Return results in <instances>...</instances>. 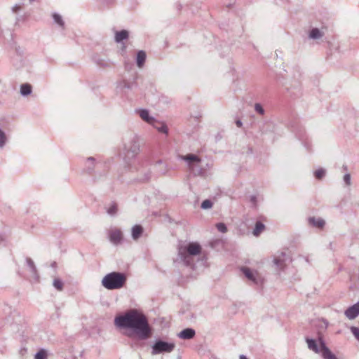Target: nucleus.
Returning <instances> with one entry per match:
<instances>
[{"label":"nucleus","mask_w":359,"mask_h":359,"mask_svg":"<svg viewBox=\"0 0 359 359\" xmlns=\"http://www.w3.org/2000/svg\"><path fill=\"white\" fill-rule=\"evenodd\" d=\"M114 324L119 328L132 330L126 334L132 339L130 346L133 348L142 347L143 344L140 341L147 339L151 334V328L147 317L136 309H130L116 316Z\"/></svg>","instance_id":"nucleus-1"},{"label":"nucleus","mask_w":359,"mask_h":359,"mask_svg":"<svg viewBox=\"0 0 359 359\" xmlns=\"http://www.w3.org/2000/svg\"><path fill=\"white\" fill-rule=\"evenodd\" d=\"M177 251V258L175 262L192 266L194 265L192 256L201 254V246L196 242H190L187 244L181 243L178 245Z\"/></svg>","instance_id":"nucleus-2"},{"label":"nucleus","mask_w":359,"mask_h":359,"mask_svg":"<svg viewBox=\"0 0 359 359\" xmlns=\"http://www.w3.org/2000/svg\"><path fill=\"white\" fill-rule=\"evenodd\" d=\"M308 348L316 353H320L323 359H338L330 349L326 346V344L322 337H318V341L306 338Z\"/></svg>","instance_id":"nucleus-3"},{"label":"nucleus","mask_w":359,"mask_h":359,"mask_svg":"<svg viewBox=\"0 0 359 359\" xmlns=\"http://www.w3.org/2000/svg\"><path fill=\"white\" fill-rule=\"evenodd\" d=\"M127 276L121 272H111L107 273L102 280V285L107 290H118L122 288L126 284Z\"/></svg>","instance_id":"nucleus-4"},{"label":"nucleus","mask_w":359,"mask_h":359,"mask_svg":"<svg viewBox=\"0 0 359 359\" xmlns=\"http://www.w3.org/2000/svg\"><path fill=\"white\" fill-rule=\"evenodd\" d=\"M123 151L124 158L128 161L135 159L140 152L139 140L137 135H131L123 140Z\"/></svg>","instance_id":"nucleus-5"},{"label":"nucleus","mask_w":359,"mask_h":359,"mask_svg":"<svg viewBox=\"0 0 359 359\" xmlns=\"http://www.w3.org/2000/svg\"><path fill=\"white\" fill-rule=\"evenodd\" d=\"M175 347L173 342H168L157 339L151 346V354L158 355L163 353H171Z\"/></svg>","instance_id":"nucleus-6"},{"label":"nucleus","mask_w":359,"mask_h":359,"mask_svg":"<svg viewBox=\"0 0 359 359\" xmlns=\"http://www.w3.org/2000/svg\"><path fill=\"white\" fill-rule=\"evenodd\" d=\"M142 163V161H139V168H135L137 172L135 180L139 182L144 183L149 182L151 179L152 175L150 169L146 167H143Z\"/></svg>","instance_id":"nucleus-7"},{"label":"nucleus","mask_w":359,"mask_h":359,"mask_svg":"<svg viewBox=\"0 0 359 359\" xmlns=\"http://www.w3.org/2000/svg\"><path fill=\"white\" fill-rule=\"evenodd\" d=\"M108 238L113 245H118L123 240V233L119 229H111L108 231Z\"/></svg>","instance_id":"nucleus-8"},{"label":"nucleus","mask_w":359,"mask_h":359,"mask_svg":"<svg viewBox=\"0 0 359 359\" xmlns=\"http://www.w3.org/2000/svg\"><path fill=\"white\" fill-rule=\"evenodd\" d=\"M91 175L93 174L95 176L100 175L102 173L105 172L106 165L104 163L97 161L95 158L91 157Z\"/></svg>","instance_id":"nucleus-9"},{"label":"nucleus","mask_w":359,"mask_h":359,"mask_svg":"<svg viewBox=\"0 0 359 359\" xmlns=\"http://www.w3.org/2000/svg\"><path fill=\"white\" fill-rule=\"evenodd\" d=\"M133 84L126 80H121L116 83V93L121 95V96H126L128 90H131Z\"/></svg>","instance_id":"nucleus-10"},{"label":"nucleus","mask_w":359,"mask_h":359,"mask_svg":"<svg viewBox=\"0 0 359 359\" xmlns=\"http://www.w3.org/2000/svg\"><path fill=\"white\" fill-rule=\"evenodd\" d=\"M182 159L187 162L189 168L193 171H194L195 163L201 162V158L198 156L192 154L182 156Z\"/></svg>","instance_id":"nucleus-11"},{"label":"nucleus","mask_w":359,"mask_h":359,"mask_svg":"<svg viewBox=\"0 0 359 359\" xmlns=\"http://www.w3.org/2000/svg\"><path fill=\"white\" fill-rule=\"evenodd\" d=\"M344 314L350 320L355 319L359 315V302L348 307Z\"/></svg>","instance_id":"nucleus-12"},{"label":"nucleus","mask_w":359,"mask_h":359,"mask_svg":"<svg viewBox=\"0 0 359 359\" xmlns=\"http://www.w3.org/2000/svg\"><path fill=\"white\" fill-rule=\"evenodd\" d=\"M137 113L139 114L141 118L147 123L149 124H154L156 123L154 118L149 115V112L147 109H139L137 111Z\"/></svg>","instance_id":"nucleus-13"},{"label":"nucleus","mask_w":359,"mask_h":359,"mask_svg":"<svg viewBox=\"0 0 359 359\" xmlns=\"http://www.w3.org/2000/svg\"><path fill=\"white\" fill-rule=\"evenodd\" d=\"M308 222L310 226L318 229H323L325 224V222L320 217H310L308 218Z\"/></svg>","instance_id":"nucleus-14"},{"label":"nucleus","mask_w":359,"mask_h":359,"mask_svg":"<svg viewBox=\"0 0 359 359\" xmlns=\"http://www.w3.org/2000/svg\"><path fill=\"white\" fill-rule=\"evenodd\" d=\"M196 332L192 328H186L177 334V337L182 339H191L194 337Z\"/></svg>","instance_id":"nucleus-15"},{"label":"nucleus","mask_w":359,"mask_h":359,"mask_svg":"<svg viewBox=\"0 0 359 359\" xmlns=\"http://www.w3.org/2000/svg\"><path fill=\"white\" fill-rule=\"evenodd\" d=\"M159 175H165L168 171V165L161 160L157 161L154 165Z\"/></svg>","instance_id":"nucleus-16"},{"label":"nucleus","mask_w":359,"mask_h":359,"mask_svg":"<svg viewBox=\"0 0 359 359\" xmlns=\"http://www.w3.org/2000/svg\"><path fill=\"white\" fill-rule=\"evenodd\" d=\"M241 271L248 280L252 281L256 284L258 283L256 276H255L254 273L250 270V269L248 267H243L241 268Z\"/></svg>","instance_id":"nucleus-17"},{"label":"nucleus","mask_w":359,"mask_h":359,"mask_svg":"<svg viewBox=\"0 0 359 359\" xmlns=\"http://www.w3.org/2000/svg\"><path fill=\"white\" fill-rule=\"evenodd\" d=\"M129 33L127 30L123 29L118 31L115 33V41L116 43H121L123 40L128 39Z\"/></svg>","instance_id":"nucleus-18"},{"label":"nucleus","mask_w":359,"mask_h":359,"mask_svg":"<svg viewBox=\"0 0 359 359\" xmlns=\"http://www.w3.org/2000/svg\"><path fill=\"white\" fill-rule=\"evenodd\" d=\"M143 233V228L141 225L135 224L132 228V238L133 240H137Z\"/></svg>","instance_id":"nucleus-19"},{"label":"nucleus","mask_w":359,"mask_h":359,"mask_svg":"<svg viewBox=\"0 0 359 359\" xmlns=\"http://www.w3.org/2000/svg\"><path fill=\"white\" fill-rule=\"evenodd\" d=\"M281 256L283 257H278L274 258V259H273L274 264L276 266L277 269L280 270V271L283 270L284 267L285 266V259H284V257L285 256V253L282 252Z\"/></svg>","instance_id":"nucleus-20"},{"label":"nucleus","mask_w":359,"mask_h":359,"mask_svg":"<svg viewBox=\"0 0 359 359\" xmlns=\"http://www.w3.org/2000/svg\"><path fill=\"white\" fill-rule=\"evenodd\" d=\"M146 60V53L144 50H139L137 54V65L138 67H142Z\"/></svg>","instance_id":"nucleus-21"},{"label":"nucleus","mask_w":359,"mask_h":359,"mask_svg":"<svg viewBox=\"0 0 359 359\" xmlns=\"http://www.w3.org/2000/svg\"><path fill=\"white\" fill-rule=\"evenodd\" d=\"M323 36V33L318 28H313L309 32V38L311 39H319Z\"/></svg>","instance_id":"nucleus-22"},{"label":"nucleus","mask_w":359,"mask_h":359,"mask_svg":"<svg viewBox=\"0 0 359 359\" xmlns=\"http://www.w3.org/2000/svg\"><path fill=\"white\" fill-rule=\"evenodd\" d=\"M32 93V86L29 83L22 84L20 86V93L22 96H27Z\"/></svg>","instance_id":"nucleus-23"},{"label":"nucleus","mask_w":359,"mask_h":359,"mask_svg":"<svg viewBox=\"0 0 359 359\" xmlns=\"http://www.w3.org/2000/svg\"><path fill=\"white\" fill-rule=\"evenodd\" d=\"M264 228H265V226H264V224L263 223H262L259 221L257 222L256 224H255V229L253 230V234L255 236H259L260 234V233L262 231H263Z\"/></svg>","instance_id":"nucleus-24"},{"label":"nucleus","mask_w":359,"mask_h":359,"mask_svg":"<svg viewBox=\"0 0 359 359\" xmlns=\"http://www.w3.org/2000/svg\"><path fill=\"white\" fill-rule=\"evenodd\" d=\"M48 351L44 348H41L35 355L34 359H48Z\"/></svg>","instance_id":"nucleus-25"},{"label":"nucleus","mask_w":359,"mask_h":359,"mask_svg":"<svg viewBox=\"0 0 359 359\" xmlns=\"http://www.w3.org/2000/svg\"><path fill=\"white\" fill-rule=\"evenodd\" d=\"M95 62L101 67H110L112 65V62L109 60H104L102 59L95 60Z\"/></svg>","instance_id":"nucleus-26"},{"label":"nucleus","mask_w":359,"mask_h":359,"mask_svg":"<svg viewBox=\"0 0 359 359\" xmlns=\"http://www.w3.org/2000/svg\"><path fill=\"white\" fill-rule=\"evenodd\" d=\"M107 212L110 216H115L118 212V207L115 203L110 204V206L107 209Z\"/></svg>","instance_id":"nucleus-27"},{"label":"nucleus","mask_w":359,"mask_h":359,"mask_svg":"<svg viewBox=\"0 0 359 359\" xmlns=\"http://www.w3.org/2000/svg\"><path fill=\"white\" fill-rule=\"evenodd\" d=\"M157 130L163 133L167 134L168 133V127L164 123H158L156 121L154 124H153Z\"/></svg>","instance_id":"nucleus-28"},{"label":"nucleus","mask_w":359,"mask_h":359,"mask_svg":"<svg viewBox=\"0 0 359 359\" xmlns=\"http://www.w3.org/2000/svg\"><path fill=\"white\" fill-rule=\"evenodd\" d=\"M53 20L55 23H57L60 27H64L65 22H64L61 15H60L57 13H54L53 15Z\"/></svg>","instance_id":"nucleus-29"},{"label":"nucleus","mask_w":359,"mask_h":359,"mask_svg":"<svg viewBox=\"0 0 359 359\" xmlns=\"http://www.w3.org/2000/svg\"><path fill=\"white\" fill-rule=\"evenodd\" d=\"M7 142V137L3 130L0 128V148H3Z\"/></svg>","instance_id":"nucleus-30"},{"label":"nucleus","mask_w":359,"mask_h":359,"mask_svg":"<svg viewBox=\"0 0 359 359\" xmlns=\"http://www.w3.org/2000/svg\"><path fill=\"white\" fill-rule=\"evenodd\" d=\"M27 266H29L30 271L35 275L36 273V268L33 260L31 258H27L26 259Z\"/></svg>","instance_id":"nucleus-31"},{"label":"nucleus","mask_w":359,"mask_h":359,"mask_svg":"<svg viewBox=\"0 0 359 359\" xmlns=\"http://www.w3.org/2000/svg\"><path fill=\"white\" fill-rule=\"evenodd\" d=\"M314 175L316 179L321 180L325 175V170L323 168H320L314 172Z\"/></svg>","instance_id":"nucleus-32"},{"label":"nucleus","mask_w":359,"mask_h":359,"mask_svg":"<svg viewBox=\"0 0 359 359\" xmlns=\"http://www.w3.org/2000/svg\"><path fill=\"white\" fill-rule=\"evenodd\" d=\"M53 285L59 291L63 289V283L59 278H55Z\"/></svg>","instance_id":"nucleus-33"},{"label":"nucleus","mask_w":359,"mask_h":359,"mask_svg":"<svg viewBox=\"0 0 359 359\" xmlns=\"http://www.w3.org/2000/svg\"><path fill=\"white\" fill-rule=\"evenodd\" d=\"M212 205L213 203L210 200L206 199L202 202L201 207L203 209H209L212 207Z\"/></svg>","instance_id":"nucleus-34"},{"label":"nucleus","mask_w":359,"mask_h":359,"mask_svg":"<svg viewBox=\"0 0 359 359\" xmlns=\"http://www.w3.org/2000/svg\"><path fill=\"white\" fill-rule=\"evenodd\" d=\"M255 110L261 115H264L265 112L263 107L259 103H256L255 104Z\"/></svg>","instance_id":"nucleus-35"},{"label":"nucleus","mask_w":359,"mask_h":359,"mask_svg":"<svg viewBox=\"0 0 359 359\" xmlns=\"http://www.w3.org/2000/svg\"><path fill=\"white\" fill-rule=\"evenodd\" d=\"M24 4V2H22V4H17L15 5H14L13 7H12V11L13 13H18L20 11L22 10V5Z\"/></svg>","instance_id":"nucleus-36"},{"label":"nucleus","mask_w":359,"mask_h":359,"mask_svg":"<svg viewBox=\"0 0 359 359\" xmlns=\"http://www.w3.org/2000/svg\"><path fill=\"white\" fill-rule=\"evenodd\" d=\"M351 331L354 337L359 341V327H351Z\"/></svg>","instance_id":"nucleus-37"},{"label":"nucleus","mask_w":359,"mask_h":359,"mask_svg":"<svg viewBox=\"0 0 359 359\" xmlns=\"http://www.w3.org/2000/svg\"><path fill=\"white\" fill-rule=\"evenodd\" d=\"M217 229L222 233H225L227 230L226 226L223 223H219L217 224Z\"/></svg>","instance_id":"nucleus-38"},{"label":"nucleus","mask_w":359,"mask_h":359,"mask_svg":"<svg viewBox=\"0 0 359 359\" xmlns=\"http://www.w3.org/2000/svg\"><path fill=\"white\" fill-rule=\"evenodd\" d=\"M344 181L347 186L351 184V175L349 173H346L344 176Z\"/></svg>","instance_id":"nucleus-39"},{"label":"nucleus","mask_w":359,"mask_h":359,"mask_svg":"<svg viewBox=\"0 0 359 359\" xmlns=\"http://www.w3.org/2000/svg\"><path fill=\"white\" fill-rule=\"evenodd\" d=\"M250 201L253 204V205H256L257 203V197L255 196H250Z\"/></svg>","instance_id":"nucleus-40"},{"label":"nucleus","mask_w":359,"mask_h":359,"mask_svg":"<svg viewBox=\"0 0 359 359\" xmlns=\"http://www.w3.org/2000/svg\"><path fill=\"white\" fill-rule=\"evenodd\" d=\"M236 124L238 127L241 128L243 126V123L241 120H237Z\"/></svg>","instance_id":"nucleus-41"},{"label":"nucleus","mask_w":359,"mask_h":359,"mask_svg":"<svg viewBox=\"0 0 359 359\" xmlns=\"http://www.w3.org/2000/svg\"><path fill=\"white\" fill-rule=\"evenodd\" d=\"M239 359H248V357L245 355H240Z\"/></svg>","instance_id":"nucleus-42"},{"label":"nucleus","mask_w":359,"mask_h":359,"mask_svg":"<svg viewBox=\"0 0 359 359\" xmlns=\"http://www.w3.org/2000/svg\"><path fill=\"white\" fill-rule=\"evenodd\" d=\"M4 241V236L2 234H0V241Z\"/></svg>","instance_id":"nucleus-43"},{"label":"nucleus","mask_w":359,"mask_h":359,"mask_svg":"<svg viewBox=\"0 0 359 359\" xmlns=\"http://www.w3.org/2000/svg\"><path fill=\"white\" fill-rule=\"evenodd\" d=\"M22 1H24V0H21ZM35 0H29V2L31 4L32 2H34Z\"/></svg>","instance_id":"nucleus-44"},{"label":"nucleus","mask_w":359,"mask_h":359,"mask_svg":"<svg viewBox=\"0 0 359 359\" xmlns=\"http://www.w3.org/2000/svg\"><path fill=\"white\" fill-rule=\"evenodd\" d=\"M344 168L345 170H346V169H347V167H346V166H344Z\"/></svg>","instance_id":"nucleus-45"},{"label":"nucleus","mask_w":359,"mask_h":359,"mask_svg":"<svg viewBox=\"0 0 359 359\" xmlns=\"http://www.w3.org/2000/svg\"><path fill=\"white\" fill-rule=\"evenodd\" d=\"M201 173H202V171H201V170H200V171L198 172V174H201Z\"/></svg>","instance_id":"nucleus-46"}]
</instances>
